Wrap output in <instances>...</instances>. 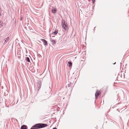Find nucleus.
Instances as JSON below:
<instances>
[{
	"label": "nucleus",
	"instance_id": "nucleus-8",
	"mask_svg": "<svg viewBox=\"0 0 129 129\" xmlns=\"http://www.w3.org/2000/svg\"><path fill=\"white\" fill-rule=\"evenodd\" d=\"M58 30L57 29H56L55 31L52 33V35H56L58 33Z\"/></svg>",
	"mask_w": 129,
	"mask_h": 129
},
{
	"label": "nucleus",
	"instance_id": "nucleus-17",
	"mask_svg": "<svg viewBox=\"0 0 129 129\" xmlns=\"http://www.w3.org/2000/svg\"><path fill=\"white\" fill-rule=\"evenodd\" d=\"M39 55L40 56H41V55L40 54H38V56H39Z\"/></svg>",
	"mask_w": 129,
	"mask_h": 129
},
{
	"label": "nucleus",
	"instance_id": "nucleus-11",
	"mask_svg": "<svg viewBox=\"0 0 129 129\" xmlns=\"http://www.w3.org/2000/svg\"><path fill=\"white\" fill-rule=\"evenodd\" d=\"M51 42H52V44L53 45H54L55 44V41L54 40H51Z\"/></svg>",
	"mask_w": 129,
	"mask_h": 129
},
{
	"label": "nucleus",
	"instance_id": "nucleus-15",
	"mask_svg": "<svg viewBox=\"0 0 129 129\" xmlns=\"http://www.w3.org/2000/svg\"><path fill=\"white\" fill-rule=\"evenodd\" d=\"M95 0H92V3H94Z\"/></svg>",
	"mask_w": 129,
	"mask_h": 129
},
{
	"label": "nucleus",
	"instance_id": "nucleus-19",
	"mask_svg": "<svg viewBox=\"0 0 129 129\" xmlns=\"http://www.w3.org/2000/svg\"><path fill=\"white\" fill-rule=\"evenodd\" d=\"M95 27H94V29H95Z\"/></svg>",
	"mask_w": 129,
	"mask_h": 129
},
{
	"label": "nucleus",
	"instance_id": "nucleus-13",
	"mask_svg": "<svg viewBox=\"0 0 129 129\" xmlns=\"http://www.w3.org/2000/svg\"><path fill=\"white\" fill-rule=\"evenodd\" d=\"M71 83H70L68 85V87H70L71 86Z\"/></svg>",
	"mask_w": 129,
	"mask_h": 129
},
{
	"label": "nucleus",
	"instance_id": "nucleus-7",
	"mask_svg": "<svg viewBox=\"0 0 129 129\" xmlns=\"http://www.w3.org/2000/svg\"><path fill=\"white\" fill-rule=\"evenodd\" d=\"M21 129H27V126L25 125H23L21 126Z\"/></svg>",
	"mask_w": 129,
	"mask_h": 129
},
{
	"label": "nucleus",
	"instance_id": "nucleus-14",
	"mask_svg": "<svg viewBox=\"0 0 129 129\" xmlns=\"http://www.w3.org/2000/svg\"><path fill=\"white\" fill-rule=\"evenodd\" d=\"M22 16H21L20 20H22Z\"/></svg>",
	"mask_w": 129,
	"mask_h": 129
},
{
	"label": "nucleus",
	"instance_id": "nucleus-10",
	"mask_svg": "<svg viewBox=\"0 0 129 129\" xmlns=\"http://www.w3.org/2000/svg\"><path fill=\"white\" fill-rule=\"evenodd\" d=\"M69 64V66L71 67L72 65V63L71 61H69L68 62Z\"/></svg>",
	"mask_w": 129,
	"mask_h": 129
},
{
	"label": "nucleus",
	"instance_id": "nucleus-1",
	"mask_svg": "<svg viewBox=\"0 0 129 129\" xmlns=\"http://www.w3.org/2000/svg\"><path fill=\"white\" fill-rule=\"evenodd\" d=\"M47 126V124H46L38 123L32 126L30 129H38Z\"/></svg>",
	"mask_w": 129,
	"mask_h": 129
},
{
	"label": "nucleus",
	"instance_id": "nucleus-5",
	"mask_svg": "<svg viewBox=\"0 0 129 129\" xmlns=\"http://www.w3.org/2000/svg\"><path fill=\"white\" fill-rule=\"evenodd\" d=\"M53 14L56 13L57 12V9L56 8H53L51 10Z\"/></svg>",
	"mask_w": 129,
	"mask_h": 129
},
{
	"label": "nucleus",
	"instance_id": "nucleus-4",
	"mask_svg": "<svg viewBox=\"0 0 129 129\" xmlns=\"http://www.w3.org/2000/svg\"><path fill=\"white\" fill-rule=\"evenodd\" d=\"M100 91H97L95 93V98L96 99H97L99 96L100 93Z\"/></svg>",
	"mask_w": 129,
	"mask_h": 129
},
{
	"label": "nucleus",
	"instance_id": "nucleus-6",
	"mask_svg": "<svg viewBox=\"0 0 129 129\" xmlns=\"http://www.w3.org/2000/svg\"><path fill=\"white\" fill-rule=\"evenodd\" d=\"M42 41L43 42V44L44 45H45L46 46H47L48 45L47 41L45 39H42Z\"/></svg>",
	"mask_w": 129,
	"mask_h": 129
},
{
	"label": "nucleus",
	"instance_id": "nucleus-9",
	"mask_svg": "<svg viewBox=\"0 0 129 129\" xmlns=\"http://www.w3.org/2000/svg\"><path fill=\"white\" fill-rule=\"evenodd\" d=\"M25 59L28 62H30V60L28 57H26Z\"/></svg>",
	"mask_w": 129,
	"mask_h": 129
},
{
	"label": "nucleus",
	"instance_id": "nucleus-3",
	"mask_svg": "<svg viewBox=\"0 0 129 129\" xmlns=\"http://www.w3.org/2000/svg\"><path fill=\"white\" fill-rule=\"evenodd\" d=\"M41 81H38L37 86V89L38 91H39L40 89L41 88Z\"/></svg>",
	"mask_w": 129,
	"mask_h": 129
},
{
	"label": "nucleus",
	"instance_id": "nucleus-2",
	"mask_svg": "<svg viewBox=\"0 0 129 129\" xmlns=\"http://www.w3.org/2000/svg\"><path fill=\"white\" fill-rule=\"evenodd\" d=\"M62 28L65 31H68V26L67 24V23L66 22L65 20H63L62 22Z\"/></svg>",
	"mask_w": 129,
	"mask_h": 129
},
{
	"label": "nucleus",
	"instance_id": "nucleus-12",
	"mask_svg": "<svg viewBox=\"0 0 129 129\" xmlns=\"http://www.w3.org/2000/svg\"><path fill=\"white\" fill-rule=\"evenodd\" d=\"M9 39V37H7L6 40H5V41H4V43H6L7 41Z\"/></svg>",
	"mask_w": 129,
	"mask_h": 129
},
{
	"label": "nucleus",
	"instance_id": "nucleus-16",
	"mask_svg": "<svg viewBox=\"0 0 129 129\" xmlns=\"http://www.w3.org/2000/svg\"><path fill=\"white\" fill-rule=\"evenodd\" d=\"M52 129H57V128L56 127H54Z\"/></svg>",
	"mask_w": 129,
	"mask_h": 129
},
{
	"label": "nucleus",
	"instance_id": "nucleus-18",
	"mask_svg": "<svg viewBox=\"0 0 129 129\" xmlns=\"http://www.w3.org/2000/svg\"><path fill=\"white\" fill-rule=\"evenodd\" d=\"M115 62L113 64H115Z\"/></svg>",
	"mask_w": 129,
	"mask_h": 129
}]
</instances>
